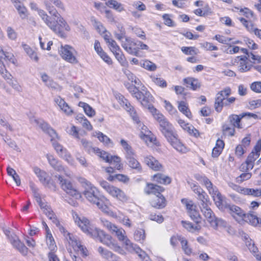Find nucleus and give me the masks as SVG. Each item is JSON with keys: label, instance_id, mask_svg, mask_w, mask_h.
<instances>
[{"label": "nucleus", "instance_id": "nucleus-39", "mask_svg": "<svg viewBox=\"0 0 261 261\" xmlns=\"http://www.w3.org/2000/svg\"><path fill=\"white\" fill-rule=\"evenodd\" d=\"M23 47L25 53L32 60L38 62L39 58L37 54L29 45L24 44L23 45Z\"/></svg>", "mask_w": 261, "mask_h": 261}, {"label": "nucleus", "instance_id": "nucleus-41", "mask_svg": "<svg viewBox=\"0 0 261 261\" xmlns=\"http://www.w3.org/2000/svg\"><path fill=\"white\" fill-rule=\"evenodd\" d=\"M233 126H229L228 124H225L222 126L223 136L228 135L233 136L235 133V128Z\"/></svg>", "mask_w": 261, "mask_h": 261}, {"label": "nucleus", "instance_id": "nucleus-47", "mask_svg": "<svg viewBox=\"0 0 261 261\" xmlns=\"http://www.w3.org/2000/svg\"><path fill=\"white\" fill-rule=\"evenodd\" d=\"M189 216L196 223L198 224L201 222V217L199 212L196 210V208L192 210V211L188 212Z\"/></svg>", "mask_w": 261, "mask_h": 261}, {"label": "nucleus", "instance_id": "nucleus-17", "mask_svg": "<svg viewBox=\"0 0 261 261\" xmlns=\"http://www.w3.org/2000/svg\"><path fill=\"white\" fill-rule=\"evenodd\" d=\"M145 164L154 171H161L163 169L162 165L152 156H147L144 158Z\"/></svg>", "mask_w": 261, "mask_h": 261}, {"label": "nucleus", "instance_id": "nucleus-40", "mask_svg": "<svg viewBox=\"0 0 261 261\" xmlns=\"http://www.w3.org/2000/svg\"><path fill=\"white\" fill-rule=\"evenodd\" d=\"M226 106L227 103H225V101L216 95L215 102V110L218 112H220L221 111L223 106Z\"/></svg>", "mask_w": 261, "mask_h": 261}, {"label": "nucleus", "instance_id": "nucleus-49", "mask_svg": "<svg viewBox=\"0 0 261 261\" xmlns=\"http://www.w3.org/2000/svg\"><path fill=\"white\" fill-rule=\"evenodd\" d=\"M126 108L125 109L127 111L130 112V111L132 110V111L130 112V116L133 119V120L137 124L140 123V121L139 120V118L136 114V111H134V108L132 107L129 104V106H128L127 104H126Z\"/></svg>", "mask_w": 261, "mask_h": 261}, {"label": "nucleus", "instance_id": "nucleus-25", "mask_svg": "<svg viewBox=\"0 0 261 261\" xmlns=\"http://www.w3.org/2000/svg\"><path fill=\"white\" fill-rule=\"evenodd\" d=\"M204 217L207 219L208 222L211 224L216 217L208 205L200 207Z\"/></svg>", "mask_w": 261, "mask_h": 261}, {"label": "nucleus", "instance_id": "nucleus-26", "mask_svg": "<svg viewBox=\"0 0 261 261\" xmlns=\"http://www.w3.org/2000/svg\"><path fill=\"white\" fill-rule=\"evenodd\" d=\"M46 157L49 164L55 170L59 172H62L64 170V167L54 156L47 154Z\"/></svg>", "mask_w": 261, "mask_h": 261}, {"label": "nucleus", "instance_id": "nucleus-42", "mask_svg": "<svg viewBox=\"0 0 261 261\" xmlns=\"http://www.w3.org/2000/svg\"><path fill=\"white\" fill-rule=\"evenodd\" d=\"M134 237L136 241L140 243L143 242L145 239V230L142 229L136 230L134 233Z\"/></svg>", "mask_w": 261, "mask_h": 261}, {"label": "nucleus", "instance_id": "nucleus-57", "mask_svg": "<svg viewBox=\"0 0 261 261\" xmlns=\"http://www.w3.org/2000/svg\"><path fill=\"white\" fill-rule=\"evenodd\" d=\"M142 66L144 68L150 71H154L156 68V66L154 63L148 60L145 61Z\"/></svg>", "mask_w": 261, "mask_h": 261}, {"label": "nucleus", "instance_id": "nucleus-22", "mask_svg": "<svg viewBox=\"0 0 261 261\" xmlns=\"http://www.w3.org/2000/svg\"><path fill=\"white\" fill-rule=\"evenodd\" d=\"M108 193L113 197H116L120 200L126 201L127 200V196L120 189L113 186H112Z\"/></svg>", "mask_w": 261, "mask_h": 261}, {"label": "nucleus", "instance_id": "nucleus-27", "mask_svg": "<svg viewBox=\"0 0 261 261\" xmlns=\"http://www.w3.org/2000/svg\"><path fill=\"white\" fill-rule=\"evenodd\" d=\"M43 211V213L52 222L56 224L59 221L57 218L56 216L54 213L52 209L49 205H47V203L45 204L43 207H40Z\"/></svg>", "mask_w": 261, "mask_h": 261}, {"label": "nucleus", "instance_id": "nucleus-43", "mask_svg": "<svg viewBox=\"0 0 261 261\" xmlns=\"http://www.w3.org/2000/svg\"><path fill=\"white\" fill-rule=\"evenodd\" d=\"M118 32H114L115 38L118 40H122L125 38V31L123 27L120 24L117 25Z\"/></svg>", "mask_w": 261, "mask_h": 261}, {"label": "nucleus", "instance_id": "nucleus-20", "mask_svg": "<svg viewBox=\"0 0 261 261\" xmlns=\"http://www.w3.org/2000/svg\"><path fill=\"white\" fill-rule=\"evenodd\" d=\"M210 194H211L213 197V199L215 202L216 205L219 207H222V196L221 193L218 191V189L216 187H213L208 190Z\"/></svg>", "mask_w": 261, "mask_h": 261}, {"label": "nucleus", "instance_id": "nucleus-34", "mask_svg": "<svg viewBox=\"0 0 261 261\" xmlns=\"http://www.w3.org/2000/svg\"><path fill=\"white\" fill-rule=\"evenodd\" d=\"M242 194L247 195H251L254 197H261V189H254L250 188H244Z\"/></svg>", "mask_w": 261, "mask_h": 261}, {"label": "nucleus", "instance_id": "nucleus-48", "mask_svg": "<svg viewBox=\"0 0 261 261\" xmlns=\"http://www.w3.org/2000/svg\"><path fill=\"white\" fill-rule=\"evenodd\" d=\"M181 223L184 227L189 231L193 232L195 230H199L200 229L199 225L194 226L192 223L190 222L182 221Z\"/></svg>", "mask_w": 261, "mask_h": 261}, {"label": "nucleus", "instance_id": "nucleus-59", "mask_svg": "<svg viewBox=\"0 0 261 261\" xmlns=\"http://www.w3.org/2000/svg\"><path fill=\"white\" fill-rule=\"evenodd\" d=\"M251 89L258 93H261V82H255L252 83L250 85Z\"/></svg>", "mask_w": 261, "mask_h": 261}, {"label": "nucleus", "instance_id": "nucleus-29", "mask_svg": "<svg viewBox=\"0 0 261 261\" xmlns=\"http://www.w3.org/2000/svg\"><path fill=\"white\" fill-rule=\"evenodd\" d=\"M152 179L154 181L164 185L169 184L171 181V178L169 176L159 173L154 174L152 176Z\"/></svg>", "mask_w": 261, "mask_h": 261}, {"label": "nucleus", "instance_id": "nucleus-4", "mask_svg": "<svg viewBox=\"0 0 261 261\" xmlns=\"http://www.w3.org/2000/svg\"><path fill=\"white\" fill-rule=\"evenodd\" d=\"M138 94L139 95H137L136 98L143 107L147 108L152 114L157 112V110L152 104L153 102V98L149 91L142 89Z\"/></svg>", "mask_w": 261, "mask_h": 261}, {"label": "nucleus", "instance_id": "nucleus-13", "mask_svg": "<svg viewBox=\"0 0 261 261\" xmlns=\"http://www.w3.org/2000/svg\"><path fill=\"white\" fill-rule=\"evenodd\" d=\"M103 223V225L108 229L115 233L120 241L124 239V230H123L122 228H118L115 225L108 221H104Z\"/></svg>", "mask_w": 261, "mask_h": 261}, {"label": "nucleus", "instance_id": "nucleus-1", "mask_svg": "<svg viewBox=\"0 0 261 261\" xmlns=\"http://www.w3.org/2000/svg\"><path fill=\"white\" fill-rule=\"evenodd\" d=\"M75 222L83 232L93 238L98 239L101 243L115 251L121 254L124 253V251L122 248L112 242V237L110 235L106 234L102 230L92 227L87 219L84 217L77 218Z\"/></svg>", "mask_w": 261, "mask_h": 261}, {"label": "nucleus", "instance_id": "nucleus-32", "mask_svg": "<svg viewBox=\"0 0 261 261\" xmlns=\"http://www.w3.org/2000/svg\"><path fill=\"white\" fill-rule=\"evenodd\" d=\"M93 151L97 154L98 155L100 156L101 159H102L104 161H105L107 163H112V156L110 155L109 153L100 150V149L97 148H92Z\"/></svg>", "mask_w": 261, "mask_h": 261}, {"label": "nucleus", "instance_id": "nucleus-37", "mask_svg": "<svg viewBox=\"0 0 261 261\" xmlns=\"http://www.w3.org/2000/svg\"><path fill=\"white\" fill-rule=\"evenodd\" d=\"M98 251L103 258L107 259H110V258H116V256L114 255L112 252L108 250L105 249L101 247H99L98 248Z\"/></svg>", "mask_w": 261, "mask_h": 261}, {"label": "nucleus", "instance_id": "nucleus-55", "mask_svg": "<svg viewBox=\"0 0 261 261\" xmlns=\"http://www.w3.org/2000/svg\"><path fill=\"white\" fill-rule=\"evenodd\" d=\"M181 50L186 55H194L198 53V49L195 47H182Z\"/></svg>", "mask_w": 261, "mask_h": 261}, {"label": "nucleus", "instance_id": "nucleus-53", "mask_svg": "<svg viewBox=\"0 0 261 261\" xmlns=\"http://www.w3.org/2000/svg\"><path fill=\"white\" fill-rule=\"evenodd\" d=\"M231 94V89L229 87H226L224 90L219 92L217 95L221 98L223 99L224 101L226 98Z\"/></svg>", "mask_w": 261, "mask_h": 261}, {"label": "nucleus", "instance_id": "nucleus-30", "mask_svg": "<svg viewBox=\"0 0 261 261\" xmlns=\"http://www.w3.org/2000/svg\"><path fill=\"white\" fill-rule=\"evenodd\" d=\"M243 221L250 223L252 225L256 226L259 223L261 224V219H259L256 215L253 213L245 214Z\"/></svg>", "mask_w": 261, "mask_h": 261}, {"label": "nucleus", "instance_id": "nucleus-38", "mask_svg": "<svg viewBox=\"0 0 261 261\" xmlns=\"http://www.w3.org/2000/svg\"><path fill=\"white\" fill-rule=\"evenodd\" d=\"M14 6L18 11L20 16L21 17V18L24 19L25 18L27 15V9L26 8L23 6V5L20 2H15Z\"/></svg>", "mask_w": 261, "mask_h": 261}, {"label": "nucleus", "instance_id": "nucleus-5", "mask_svg": "<svg viewBox=\"0 0 261 261\" xmlns=\"http://www.w3.org/2000/svg\"><path fill=\"white\" fill-rule=\"evenodd\" d=\"M152 115L159 123L161 128L160 130L166 138L174 133L173 127L172 124L168 122L167 119L162 114L156 112L153 113Z\"/></svg>", "mask_w": 261, "mask_h": 261}, {"label": "nucleus", "instance_id": "nucleus-28", "mask_svg": "<svg viewBox=\"0 0 261 261\" xmlns=\"http://www.w3.org/2000/svg\"><path fill=\"white\" fill-rule=\"evenodd\" d=\"M67 236L68 237V240L71 242L70 243L72 244V245L73 246V247H76L77 248L82 252L83 254L85 255H87L86 253V248L84 247L83 245L81 244V243L79 241L77 240L72 234H70V233L68 232L67 233ZM67 239L68 238H67Z\"/></svg>", "mask_w": 261, "mask_h": 261}, {"label": "nucleus", "instance_id": "nucleus-10", "mask_svg": "<svg viewBox=\"0 0 261 261\" xmlns=\"http://www.w3.org/2000/svg\"><path fill=\"white\" fill-rule=\"evenodd\" d=\"M34 122L42 130V131L48 135L51 138V141L58 138L56 132L48 124L42 119L33 120Z\"/></svg>", "mask_w": 261, "mask_h": 261}, {"label": "nucleus", "instance_id": "nucleus-35", "mask_svg": "<svg viewBox=\"0 0 261 261\" xmlns=\"http://www.w3.org/2000/svg\"><path fill=\"white\" fill-rule=\"evenodd\" d=\"M106 5L119 12H121L124 10L122 5L115 0H109L106 3Z\"/></svg>", "mask_w": 261, "mask_h": 261}, {"label": "nucleus", "instance_id": "nucleus-6", "mask_svg": "<svg viewBox=\"0 0 261 261\" xmlns=\"http://www.w3.org/2000/svg\"><path fill=\"white\" fill-rule=\"evenodd\" d=\"M33 170L36 175L39 178V181L44 186L53 190H56V186L54 181L46 172L41 170L37 167H34Z\"/></svg>", "mask_w": 261, "mask_h": 261}, {"label": "nucleus", "instance_id": "nucleus-3", "mask_svg": "<svg viewBox=\"0 0 261 261\" xmlns=\"http://www.w3.org/2000/svg\"><path fill=\"white\" fill-rule=\"evenodd\" d=\"M38 14L46 24L54 32L61 38H65L66 37L64 30L69 31L70 27L63 18H60L59 22H60L61 24H59V26H58L57 24V21H53L51 17L48 16L44 10H39Z\"/></svg>", "mask_w": 261, "mask_h": 261}, {"label": "nucleus", "instance_id": "nucleus-11", "mask_svg": "<svg viewBox=\"0 0 261 261\" xmlns=\"http://www.w3.org/2000/svg\"><path fill=\"white\" fill-rule=\"evenodd\" d=\"M9 241L13 246L23 255H27L28 252V248L20 241L16 235H14V236H11V238H9Z\"/></svg>", "mask_w": 261, "mask_h": 261}, {"label": "nucleus", "instance_id": "nucleus-58", "mask_svg": "<svg viewBox=\"0 0 261 261\" xmlns=\"http://www.w3.org/2000/svg\"><path fill=\"white\" fill-rule=\"evenodd\" d=\"M120 144L123 147V149L125 150L126 154H128L134 152L131 146L129 145H128V144L125 140L123 139L121 140Z\"/></svg>", "mask_w": 261, "mask_h": 261}, {"label": "nucleus", "instance_id": "nucleus-45", "mask_svg": "<svg viewBox=\"0 0 261 261\" xmlns=\"http://www.w3.org/2000/svg\"><path fill=\"white\" fill-rule=\"evenodd\" d=\"M179 110L185 114L187 117L190 118L191 116V113L187 106V104L184 101H180L178 104Z\"/></svg>", "mask_w": 261, "mask_h": 261}, {"label": "nucleus", "instance_id": "nucleus-63", "mask_svg": "<svg viewBox=\"0 0 261 261\" xmlns=\"http://www.w3.org/2000/svg\"><path fill=\"white\" fill-rule=\"evenodd\" d=\"M59 155L68 162H69L71 158L70 154L65 148L62 151L60 152Z\"/></svg>", "mask_w": 261, "mask_h": 261}, {"label": "nucleus", "instance_id": "nucleus-7", "mask_svg": "<svg viewBox=\"0 0 261 261\" xmlns=\"http://www.w3.org/2000/svg\"><path fill=\"white\" fill-rule=\"evenodd\" d=\"M55 177L58 179L62 189L68 194L73 197L75 196L76 198L79 196L78 191L69 180L64 179L62 176L59 175H56Z\"/></svg>", "mask_w": 261, "mask_h": 261}, {"label": "nucleus", "instance_id": "nucleus-33", "mask_svg": "<svg viewBox=\"0 0 261 261\" xmlns=\"http://www.w3.org/2000/svg\"><path fill=\"white\" fill-rule=\"evenodd\" d=\"M0 56H2V58H0V67H2V66H5L3 60L5 61H9L11 63H14V56L11 53L5 52L3 50H0Z\"/></svg>", "mask_w": 261, "mask_h": 261}, {"label": "nucleus", "instance_id": "nucleus-46", "mask_svg": "<svg viewBox=\"0 0 261 261\" xmlns=\"http://www.w3.org/2000/svg\"><path fill=\"white\" fill-rule=\"evenodd\" d=\"M179 242L181 245V248L185 253L188 255H190L192 253V249L188 245L187 240L184 237L179 239Z\"/></svg>", "mask_w": 261, "mask_h": 261}, {"label": "nucleus", "instance_id": "nucleus-14", "mask_svg": "<svg viewBox=\"0 0 261 261\" xmlns=\"http://www.w3.org/2000/svg\"><path fill=\"white\" fill-rule=\"evenodd\" d=\"M166 139L176 150L181 152H186V147L177 139L176 135L174 133L167 137Z\"/></svg>", "mask_w": 261, "mask_h": 261}, {"label": "nucleus", "instance_id": "nucleus-12", "mask_svg": "<svg viewBox=\"0 0 261 261\" xmlns=\"http://www.w3.org/2000/svg\"><path fill=\"white\" fill-rule=\"evenodd\" d=\"M151 205L157 209H162L166 205V200L161 194L158 195H153L150 200Z\"/></svg>", "mask_w": 261, "mask_h": 261}, {"label": "nucleus", "instance_id": "nucleus-18", "mask_svg": "<svg viewBox=\"0 0 261 261\" xmlns=\"http://www.w3.org/2000/svg\"><path fill=\"white\" fill-rule=\"evenodd\" d=\"M124 40L122 39L120 40L121 42V46L129 54L137 56L138 50L132 47V43L134 44L132 41L130 40V38L127 37L124 38Z\"/></svg>", "mask_w": 261, "mask_h": 261}, {"label": "nucleus", "instance_id": "nucleus-15", "mask_svg": "<svg viewBox=\"0 0 261 261\" xmlns=\"http://www.w3.org/2000/svg\"><path fill=\"white\" fill-rule=\"evenodd\" d=\"M247 59L248 57L246 56L243 57L238 56L235 59V62H240L238 66V69L241 72H247L249 71L252 67L253 68V65L249 64L247 62Z\"/></svg>", "mask_w": 261, "mask_h": 261}, {"label": "nucleus", "instance_id": "nucleus-51", "mask_svg": "<svg viewBox=\"0 0 261 261\" xmlns=\"http://www.w3.org/2000/svg\"><path fill=\"white\" fill-rule=\"evenodd\" d=\"M197 198L200 201V207L208 205V203L210 201L208 195L205 192L201 194L199 197H197Z\"/></svg>", "mask_w": 261, "mask_h": 261}, {"label": "nucleus", "instance_id": "nucleus-54", "mask_svg": "<svg viewBox=\"0 0 261 261\" xmlns=\"http://www.w3.org/2000/svg\"><path fill=\"white\" fill-rule=\"evenodd\" d=\"M136 250V253L142 261H152L145 252L143 251L140 248H137Z\"/></svg>", "mask_w": 261, "mask_h": 261}, {"label": "nucleus", "instance_id": "nucleus-16", "mask_svg": "<svg viewBox=\"0 0 261 261\" xmlns=\"http://www.w3.org/2000/svg\"><path fill=\"white\" fill-rule=\"evenodd\" d=\"M165 189L160 186L153 184H147L144 189V192L146 194L149 195L151 194L153 195L161 194V193L164 191Z\"/></svg>", "mask_w": 261, "mask_h": 261}, {"label": "nucleus", "instance_id": "nucleus-52", "mask_svg": "<svg viewBox=\"0 0 261 261\" xmlns=\"http://www.w3.org/2000/svg\"><path fill=\"white\" fill-rule=\"evenodd\" d=\"M121 241H124L125 245L127 246V249H129L130 251H134L136 253V248H140L137 245L134 244L133 243H132L126 236L124 237V239L122 240Z\"/></svg>", "mask_w": 261, "mask_h": 261}, {"label": "nucleus", "instance_id": "nucleus-36", "mask_svg": "<svg viewBox=\"0 0 261 261\" xmlns=\"http://www.w3.org/2000/svg\"><path fill=\"white\" fill-rule=\"evenodd\" d=\"M228 223L221 218H216L211 224L214 229H217L218 227L225 228L227 227Z\"/></svg>", "mask_w": 261, "mask_h": 261}, {"label": "nucleus", "instance_id": "nucleus-2", "mask_svg": "<svg viewBox=\"0 0 261 261\" xmlns=\"http://www.w3.org/2000/svg\"><path fill=\"white\" fill-rule=\"evenodd\" d=\"M79 181L85 189L83 194L85 198L90 202L95 204L102 211L106 212L108 207L104 204L100 197L99 192L96 188L84 178L80 177L79 178Z\"/></svg>", "mask_w": 261, "mask_h": 261}, {"label": "nucleus", "instance_id": "nucleus-44", "mask_svg": "<svg viewBox=\"0 0 261 261\" xmlns=\"http://www.w3.org/2000/svg\"><path fill=\"white\" fill-rule=\"evenodd\" d=\"M46 243L47 245L48 246L49 249L51 251L54 250L55 249L57 248V246L56 245L55 240L50 232L46 233Z\"/></svg>", "mask_w": 261, "mask_h": 261}, {"label": "nucleus", "instance_id": "nucleus-61", "mask_svg": "<svg viewBox=\"0 0 261 261\" xmlns=\"http://www.w3.org/2000/svg\"><path fill=\"white\" fill-rule=\"evenodd\" d=\"M108 44L110 49L114 54L120 50V47L115 40L111 39Z\"/></svg>", "mask_w": 261, "mask_h": 261}, {"label": "nucleus", "instance_id": "nucleus-8", "mask_svg": "<svg viewBox=\"0 0 261 261\" xmlns=\"http://www.w3.org/2000/svg\"><path fill=\"white\" fill-rule=\"evenodd\" d=\"M75 52L73 48L67 45L62 47L60 50V53L62 58L72 64H76L78 62L77 60L74 56V53Z\"/></svg>", "mask_w": 261, "mask_h": 261}, {"label": "nucleus", "instance_id": "nucleus-31", "mask_svg": "<svg viewBox=\"0 0 261 261\" xmlns=\"http://www.w3.org/2000/svg\"><path fill=\"white\" fill-rule=\"evenodd\" d=\"M242 118V114L239 115L232 114L229 116L228 120L232 124V126L239 128H241L242 126L240 124V122Z\"/></svg>", "mask_w": 261, "mask_h": 261}, {"label": "nucleus", "instance_id": "nucleus-62", "mask_svg": "<svg viewBox=\"0 0 261 261\" xmlns=\"http://www.w3.org/2000/svg\"><path fill=\"white\" fill-rule=\"evenodd\" d=\"M132 30L134 33L138 37H140L143 40L146 39V36L145 33L141 29L138 28H133Z\"/></svg>", "mask_w": 261, "mask_h": 261}, {"label": "nucleus", "instance_id": "nucleus-50", "mask_svg": "<svg viewBox=\"0 0 261 261\" xmlns=\"http://www.w3.org/2000/svg\"><path fill=\"white\" fill-rule=\"evenodd\" d=\"M124 73L127 76L128 80L129 81H131L132 82H134L135 85L139 86L141 84V81L139 80V79L137 78L136 76L134 75V74H133L129 70L125 71Z\"/></svg>", "mask_w": 261, "mask_h": 261}, {"label": "nucleus", "instance_id": "nucleus-24", "mask_svg": "<svg viewBox=\"0 0 261 261\" xmlns=\"http://www.w3.org/2000/svg\"><path fill=\"white\" fill-rule=\"evenodd\" d=\"M30 187L33 193V196L40 207H43V206L46 203L44 202L41 199L40 194L38 193V189L36 187L35 184L32 181H30Z\"/></svg>", "mask_w": 261, "mask_h": 261}, {"label": "nucleus", "instance_id": "nucleus-19", "mask_svg": "<svg viewBox=\"0 0 261 261\" xmlns=\"http://www.w3.org/2000/svg\"><path fill=\"white\" fill-rule=\"evenodd\" d=\"M125 158L127 161V164L130 168L135 169L138 171H141V166L139 162L135 158L134 152L128 154H125Z\"/></svg>", "mask_w": 261, "mask_h": 261}, {"label": "nucleus", "instance_id": "nucleus-21", "mask_svg": "<svg viewBox=\"0 0 261 261\" xmlns=\"http://www.w3.org/2000/svg\"><path fill=\"white\" fill-rule=\"evenodd\" d=\"M46 10L48 11L49 13L51 15V17L53 21H57V24L59 26V24H61L59 22L60 18H63L61 17L60 14L58 12L57 10L49 4L47 2H45Z\"/></svg>", "mask_w": 261, "mask_h": 261}, {"label": "nucleus", "instance_id": "nucleus-64", "mask_svg": "<svg viewBox=\"0 0 261 261\" xmlns=\"http://www.w3.org/2000/svg\"><path fill=\"white\" fill-rule=\"evenodd\" d=\"M250 109H255L261 107V99L251 100L249 102Z\"/></svg>", "mask_w": 261, "mask_h": 261}, {"label": "nucleus", "instance_id": "nucleus-23", "mask_svg": "<svg viewBox=\"0 0 261 261\" xmlns=\"http://www.w3.org/2000/svg\"><path fill=\"white\" fill-rule=\"evenodd\" d=\"M185 84H186L187 87L193 90H196L199 89L201 87V83L197 79L194 77H187L184 79Z\"/></svg>", "mask_w": 261, "mask_h": 261}, {"label": "nucleus", "instance_id": "nucleus-9", "mask_svg": "<svg viewBox=\"0 0 261 261\" xmlns=\"http://www.w3.org/2000/svg\"><path fill=\"white\" fill-rule=\"evenodd\" d=\"M225 208L226 211L239 223L243 221L245 213L240 207L233 204H228L226 206Z\"/></svg>", "mask_w": 261, "mask_h": 261}, {"label": "nucleus", "instance_id": "nucleus-60", "mask_svg": "<svg viewBox=\"0 0 261 261\" xmlns=\"http://www.w3.org/2000/svg\"><path fill=\"white\" fill-rule=\"evenodd\" d=\"M215 38L219 42L225 44H228L231 40L230 38L225 37L220 35H216Z\"/></svg>", "mask_w": 261, "mask_h": 261}, {"label": "nucleus", "instance_id": "nucleus-56", "mask_svg": "<svg viewBox=\"0 0 261 261\" xmlns=\"http://www.w3.org/2000/svg\"><path fill=\"white\" fill-rule=\"evenodd\" d=\"M247 246H248L250 251L255 254L254 255L256 256V259L258 260L261 261V255L259 254H256L258 251V249L256 246H254V244H251L250 242L247 244Z\"/></svg>", "mask_w": 261, "mask_h": 261}]
</instances>
